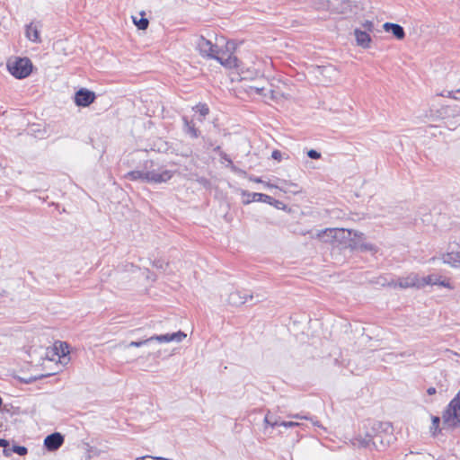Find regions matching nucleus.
<instances>
[{
	"label": "nucleus",
	"mask_w": 460,
	"mask_h": 460,
	"mask_svg": "<svg viewBox=\"0 0 460 460\" xmlns=\"http://www.w3.org/2000/svg\"><path fill=\"white\" fill-rule=\"evenodd\" d=\"M154 265H155L156 268H160V269H162V268H163V262H162L161 261H155Z\"/></svg>",
	"instance_id": "37"
},
{
	"label": "nucleus",
	"mask_w": 460,
	"mask_h": 460,
	"mask_svg": "<svg viewBox=\"0 0 460 460\" xmlns=\"http://www.w3.org/2000/svg\"><path fill=\"white\" fill-rule=\"evenodd\" d=\"M222 157H223L226 161H227V162H229V163H232L231 159H229L226 154H225Z\"/></svg>",
	"instance_id": "40"
},
{
	"label": "nucleus",
	"mask_w": 460,
	"mask_h": 460,
	"mask_svg": "<svg viewBox=\"0 0 460 460\" xmlns=\"http://www.w3.org/2000/svg\"><path fill=\"white\" fill-rule=\"evenodd\" d=\"M271 157L274 159V160H277V161H280L281 160V157H282V154L280 151L279 150H274L271 154Z\"/></svg>",
	"instance_id": "33"
},
{
	"label": "nucleus",
	"mask_w": 460,
	"mask_h": 460,
	"mask_svg": "<svg viewBox=\"0 0 460 460\" xmlns=\"http://www.w3.org/2000/svg\"><path fill=\"white\" fill-rule=\"evenodd\" d=\"M148 459H153L152 457L150 456H141V457H137L136 460H148Z\"/></svg>",
	"instance_id": "38"
},
{
	"label": "nucleus",
	"mask_w": 460,
	"mask_h": 460,
	"mask_svg": "<svg viewBox=\"0 0 460 460\" xmlns=\"http://www.w3.org/2000/svg\"><path fill=\"white\" fill-rule=\"evenodd\" d=\"M292 417H293V418H296V419H307V417H305V416H301V415H299V414L293 415Z\"/></svg>",
	"instance_id": "39"
},
{
	"label": "nucleus",
	"mask_w": 460,
	"mask_h": 460,
	"mask_svg": "<svg viewBox=\"0 0 460 460\" xmlns=\"http://www.w3.org/2000/svg\"><path fill=\"white\" fill-rule=\"evenodd\" d=\"M242 196L243 198H245L243 200V204H250L251 202H253V201H259V202H263V203H267V204L278 207V204L280 203L279 200L273 199L272 197H270L267 194H263V193L249 192L247 190H243L242 192Z\"/></svg>",
	"instance_id": "7"
},
{
	"label": "nucleus",
	"mask_w": 460,
	"mask_h": 460,
	"mask_svg": "<svg viewBox=\"0 0 460 460\" xmlns=\"http://www.w3.org/2000/svg\"><path fill=\"white\" fill-rule=\"evenodd\" d=\"M252 181H255V182H262V181L260 178H257V177L253 178Z\"/></svg>",
	"instance_id": "41"
},
{
	"label": "nucleus",
	"mask_w": 460,
	"mask_h": 460,
	"mask_svg": "<svg viewBox=\"0 0 460 460\" xmlns=\"http://www.w3.org/2000/svg\"><path fill=\"white\" fill-rule=\"evenodd\" d=\"M264 422L266 425H269L272 428H274L276 426H279V422L276 419H273L270 413L266 414V416L264 418Z\"/></svg>",
	"instance_id": "26"
},
{
	"label": "nucleus",
	"mask_w": 460,
	"mask_h": 460,
	"mask_svg": "<svg viewBox=\"0 0 460 460\" xmlns=\"http://www.w3.org/2000/svg\"><path fill=\"white\" fill-rule=\"evenodd\" d=\"M394 287L401 288H416L420 289V277L417 273H411L406 277L398 279Z\"/></svg>",
	"instance_id": "10"
},
{
	"label": "nucleus",
	"mask_w": 460,
	"mask_h": 460,
	"mask_svg": "<svg viewBox=\"0 0 460 460\" xmlns=\"http://www.w3.org/2000/svg\"><path fill=\"white\" fill-rule=\"evenodd\" d=\"M252 89H253L256 93L263 95L265 97H267L268 94L270 93V98L275 99L274 91H272L271 89H266L264 87H261V88L260 87H252Z\"/></svg>",
	"instance_id": "22"
},
{
	"label": "nucleus",
	"mask_w": 460,
	"mask_h": 460,
	"mask_svg": "<svg viewBox=\"0 0 460 460\" xmlns=\"http://www.w3.org/2000/svg\"><path fill=\"white\" fill-rule=\"evenodd\" d=\"M354 35L358 46L363 49H368L370 47L371 37L366 31L355 29Z\"/></svg>",
	"instance_id": "14"
},
{
	"label": "nucleus",
	"mask_w": 460,
	"mask_h": 460,
	"mask_svg": "<svg viewBox=\"0 0 460 460\" xmlns=\"http://www.w3.org/2000/svg\"><path fill=\"white\" fill-rule=\"evenodd\" d=\"M193 110L199 113L198 120L202 122L205 119V117L209 113V108L206 103H199L197 104Z\"/></svg>",
	"instance_id": "20"
},
{
	"label": "nucleus",
	"mask_w": 460,
	"mask_h": 460,
	"mask_svg": "<svg viewBox=\"0 0 460 460\" xmlns=\"http://www.w3.org/2000/svg\"><path fill=\"white\" fill-rule=\"evenodd\" d=\"M439 422H440V419L438 417H436V416L432 417V425H431L430 429L434 430L433 431L434 434L438 428Z\"/></svg>",
	"instance_id": "27"
},
{
	"label": "nucleus",
	"mask_w": 460,
	"mask_h": 460,
	"mask_svg": "<svg viewBox=\"0 0 460 460\" xmlns=\"http://www.w3.org/2000/svg\"><path fill=\"white\" fill-rule=\"evenodd\" d=\"M59 349H61V355L64 357L69 353L68 346L66 343L58 342Z\"/></svg>",
	"instance_id": "31"
},
{
	"label": "nucleus",
	"mask_w": 460,
	"mask_h": 460,
	"mask_svg": "<svg viewBox=\"0 0 460 460\" xmlns=\"http://www.w3.org/2000/svg\"><path fill=\"white\" fill-rule=\"evenodd\" d=\"M7 69L17 79L28 77L32 71V63L28 58H15L7 62Z\"/></svg>",
	"instance_id": "5"
},
{
	"label": "nucleus",
	"mask_w": 460,
	"mask_h": 460,
	"mask_svg": "<svg viewBox=\"0 0 460 460\" xmlns=\"http://www.w3.org/2000/svg\"><path fill=\"white\" fill-rule=\"evenodd\" d=\"M362 26L367 32L373 31L374 30V22L371 21H366L365 22H363Z\"/></svg>",
	"instance_id": "29"
},
{
	"label": "nucleus",
	"mask_w": 460,
	"mask_h": 460,
	"mask_svg": "<svg viewBox=\"0 0 460 460\" xmlns=\"http://www.w3.org/2000/svg\"><path fill=\"white\" fill-rule=\"evenodd\" d=\"M11 451H13V453H15L19 456H25L28 453L27 447H25L23 446H17V445H13V447H11Z\"/></svg>",
	"instance_id": "25"
},
{
	"label": "nucleus",
	"mask_w": 460,
	"mask_h": 460,
	"mask_svg": "<svg viewBox=\"0 0 460 460\" xmlns=\"http://www.w3.org/2000/svg\"><path fill=\"white\" fill-rule=\"evenodd\" d=\"M314 426H317V427H321V425L319 424V422H318V421H314Z\"/></svg>",
	"instance_id": "42"
},
{
	"label": "nucleus",
	"mask_w": 460,
	"mask_h": 460,
	"mask_svg": "<svg viewBox=\"0 0 460 460\" xmlns=\"http://www.w3.org/2000/svg\"><path fill=\"white\" fill-rule=\"evenodd\" d=\"M95 93L86 88L79 89L74 95V102L78 107H88L95 101Z\"/></svg>",
	"instance_id": "8"
},
{
	"label": "nucleus",
	"mask_w": 460,
	"mask_h": 460,
	"mask_svg": "<svg viewBox=\"0 0 460 460\" xmlns=\"http://www.w3.org/2000/svg\"><path fill=\"white\" fill-rule=\"evenodd\" d=\"M174 174L175 171L168 170L153 161H146L142 169L130 171L124 175V178L130 181L160 184L170 181Z\"/></svg>",
	"instance_id": "1"
},
{
	"label": "nucleus",
	"mask_w": 460,
	"mask_h": 460,
	"mask_svg": "<svg viewBox=\"0 0 460 460\" xmlns=\"http://www.w3.org/2000/svg\"><path fill=\"white\" fill-rule=\"evenodd\" d=\"M186 336L187 335L185 332H183L181 331H178L173 333L154 335V336L150 337V339H152V341H156L159 343H167V342H172V341L181 342L183 339L186 338Z\"/></svg>",
	"instance_id": "11"
},
{
	"label": "nucleus",
	"mask_w": 460,
	"mask_h": 460,
	"mask_svg": "<svg viewBox=\"0 0 460 460\" xmlns=\"http://www.w3.org/2000/svg\"><path fill=\"white\" fill-rule=\"evenodd\" d=\"M373 434V448L376 450L385 449L394 439L388 429H391L389 423H382L379 421H374L371 426Z\"/></svg>",
	"instance_id": "4"
},
{
	"label": "nucleus",
	"mask_w": 460,
	"mask_h": 460,
	"mask_svg": "<svg viewBox=\"0 0 460 460\" xmlns=\"http://www.w3.org/2000/svg\"><path fill=\"white\" fill-rule=\"evenodd\" d=\"M151 342H152V339L147 338V339L137 341H131L126 347L127 348H130V347H137V348H138V347H142L144 345H147V344H149Z\"/></svg>",
	"instance_id": "24"
},
{
	"label": "nucleus",
	"mask_w": 460,
	"mask_h": 460,
	"mask_svg": "<svg viewBox=\"0 0 460 460\" xmlns=\"http://www.w3.org/2000/svg\"><path fill=\"white\" fill-rule=\"evenodd\" d=\"M347 234L348 236H350L352 234H354V237L358 238V241L352 240V244L350 246L352 249H358L361 252H370L371 253H376L377 252V248L376 245L370 243H364L360 242L361 238L363 237V234L359 233L358 231H352V230H345L343 228H327L323 230V232L318 234V236H324L327 235L328 237L332 238H345V234Z\"/></svg>",
	"instance_id": "3"
},
{
	"label": "nucleus",
	"mask_w": 460,
	"mask_h": 460,
	"mask_svg": "<svg viewBox=\"0 0 460 460\" xmlns=\"http://www.w3.org/2000/svg\"><path fill=\"white\" fill-rule=\"evenodd\" d=\"M448 97L453 98L455 100H460V88L456 91L448 92Z\"/></svg>",
	"instance_id": "32"
},
{
	"label": "nucleus",
	"mask_w": 460,
	"mask_h": 460,
	"mask_svg": "<svg viewBox=\"0 0 460 460\" xmlns=\"http://www.w3.org/2000/svg\"><path fill=\"white\" fill-rule=\"evenodd\" d=\"M445 124L448 129H455L458 125H460V112L457 111L452 115V118H447Z\"/></svg>",
	"instance_id": "21"
},
{
	"label": "nucleus",
	"mask_w": 460,
	"mask_h": 460,
	"mask_svg": "<svg viewBox=\"0 0 460 460\" xmlns=\"http://www.w3.org/2000/svg\"><path fill=\"white\" fill-rule=\"evenodd\" d=\"M64 443V437L55 432L47 436L44 439V446L49 451L58 450Z\"/></svg>",
	"instance_id": "12"
},
{
	"label": "nucleus",
	"mask_w": 460,
	"mask_h": 460,
	"mask_svg": "<svg viewBox=\"0 0 460 460\" xmlns=\"http://www.w3.org/2000/svg\"><path fill=\"white\" fill-rule=\"evenodd\" d=\"M9 446V442L4 438H0V447L5 448Z\"/></svg>",
	"instance_id": "35"
},
{
	"label": "nucleus",
	"mask_w": 460,
	"mask_h": 460,
	"mask_svg": "<svg viewBox=\"0 0 460 460\" xmlns=\"http://www.w3.org/2000/svg\"><path fill=\"white\" fill-rule=\"evenodd\" d=\"M55 349H58V343L55 344Z\"/></svg>",
	"instance_id": "43"
},
{
	"label": "nucleus",
	"mask_w": 460,
	"mask_h": 460,
	"mask_svg": "<svg viewBox=\"0 0 460 460\" xmlns=\"http://www.w3.org/2000/svg\"><path fill=\"white\" fill-rule=\"evenodd\" d=\"M281 185H275L272 183H267L266 186L270 188H277L284 192H293L296 193L298 192L297 190H291V188L297 189V185L293 182H288L287 181H280Z\"/></svg>",
	"instance_id": "19"
},
{
	"label": "nucleus",
	"mask_w": 460,
	"mask_h": 460,
	"mask_svg": "<svg viewBox=\"0 0 460 460\" xmlns=\"http://www.w3.org/2000/svg\"><path fill=\"white\" fill-rule=\"evenodd\" d=\"M427 393L429 395H433V394H436V388L435 387H429V388H428Z\"/></svg>",
	"instance_id": "36"
},
{
	"label": "nucleus",
	"mask_w": 460,
	"mask_h": 460,
	"mask_svg": "<svg viewBox=\"0 0 460 460\" xmlns=\"http://www.w3.org/2000/svg\"><path fill=\"white\" fill-rule=\"evenodd\" d=\"M3 452H4V455L5 456H10L13 454V451H11V447L10 446H8L7 447L4 448Z\"/></svg>",
	"instance_id": "34"
},
{
	"label": "nucleus",
	"mask_w": 460,
	"mask_h": 460,
	"mask_svg": "<svg viewBox=\"0 0 460 460\" xmlns=\"http://www.w3.org/2000/svg\"><path fill=\"white\" fill-rule=\"evenodd\" d=\"M443 262L451 265L452 267H460V250L456 252H449L443 255Z\"/></svg>",
	"instance_id": "18"
},
{
	"label": "nucleus",
	"mask_w": 460,
	"mask_h": 460,
	"mask_svg": "<svg viewBox=\"0 0 460 460\" xmlns=\"http://www.w3.org/2000/svg\"><path fill=\"white\" fill-rule=\"evenodd\" d=\"M255 298L256 299L253 302V304L262 301L264 299V296L257 294L255 296ZM253 299H254V296L252 294H251V295L243 294L241 291L235 290L229 294L227 302H228V304H230L232 305L238 306V305H243L244 303H247L248 301H252Z\"/></svg>",
	"instance_id": "6"
},
{
	"label": "nucleus",
	"mask_w": 460,
	"mask_h": 460,
	"mask_svg": "<svg viewBox=\"0 0 460 460\" xmlns=\"http://www.w3.org/2000/svg\"><path fill=\"white\" fill-rule=\"evenodd\" d=\"M133 22L139 30H146L149 24V22L146 18H141L139 20L133 18Z\"/></svg>",
	"instance_id": "23"
},
{
	"label": "nucleus",
	"mask_w": 460,
	"mask_h": 460,
	"mask_svg": "<svg viewBox=\"0 0 460 460\" xmlns=\"http://www.w3.org/2000/svg\"><path fill=\"white\" fill-rule=\"evenodd\" d=\"M434 285L447 288L448 289L454 288V287L451 285L450 281L447 279H443L441 275L429 274L426 277H420L421 288H425L426 286H434Z\"/></svg>",
	"instance_id": "9"
},
{
	"label": "nucleus",
	"mask_w": 460,
	"mask_h": 460,
	"mask_svg": "<svg viewBox=\"0 0 460 460\" xmlns=\"http://www.w3.org/2000/svg\"><path fill=\"white\" fill-rule=\"evenodd\" d=\"M182 121L184 133L192 138H198L200 135V132L196 128L194 121L192 119H189L186 116L182 117Z\"/></svg>",
	"instance_id": "15"
},
{
	"label": "nucleus",
	"mask_w": 460,
	"mask_h": 460,
	"mask_svg": "<svg viewBox=\"0 0 460 460\" xmlns=\"http://www.w3.org/2000/svg\"><path fill=\"white\" fill-rule=\"evenodd\" d=\"M383 28L386 32H391L397 40H402L405 37L404 29L399 24L385 22Z\"/></svg>",
	"instance_id": "16"
},
{
	"label": "nucleus",
	"mask_w": 460,
	"mask_h": 460,
	"mask_svg": "<svg viewBox=\"0 0 460 460\" xmlns=\"http://www.w3.org/2000/svg\"><path fill=\"white\" fill-rule=\"evenodd\" d=\"M307 155L311 159H319V158H321V154L318 151L314 150V149L309 150L307 152Z\"/></svg>",
	"instance_id": "28"
},
{
	"label": "nucleus",
	"mask_w": 460,
	"mask_h": 460,
	"mask_svg": "<svg viewBox=\"0 0 460 460\" xmlns=\"http://www.w3.org/2000/svg\"><path fill=\"white\" fill-rule=\"evenodd\" d=\"M373 434L367 432L364 436L358 435L352 440L355 447L373 449Z\"/></svg>",
	"instance_id": "13"
},
{
	"label": "nucleus",
	"mask_w": 460,
	"mask_h": 460,
	"mask_svg": "<svg viewBox=\"0 0 460 460\" xmlns=\"http://www.w3.org/2000/svg\"><path fill=\"white\" fill-rule=\"evenodd\" d=\"M25 36L29 40L32 42L39 43L41 41L40 37L39 27L33 22H31L30 24L26 25Z\"/></svg>",
	"instance_id": "17"
},
{
	"label": "nucleus",
	"mask_w": 460,
	"mask_h": 460,
	"mask_svg": "<svg viewBox=\"0 0 460 460\" xmlns=\"http://www.w3.org/2000/svg\"><path fill=\"white\" fill-rule=\"evenodd\" d=\"M279 426H282L285 428H294V427L299 426V423L295 422V421H281V422H279Z\"/></svg>",
	"instance_id": "30"
},
{
	"label": "nucleus",
	"mask_w": 460,
	"mask_h": 460,
	"mask_svg": "<svg viewBox=\"0 0 460 460\" xmlns=\"http://www.w3.org/2000/svg\"><path fill=\"white\" fill-rule=\"evenodd\" d=\"M197 49L203 58L216 59L226 68L238 66V58L233 54L219 50L218 47L203 36H200L197 42Z\"/></svg>",
	"instance_id": "2"
}]
</instances>
